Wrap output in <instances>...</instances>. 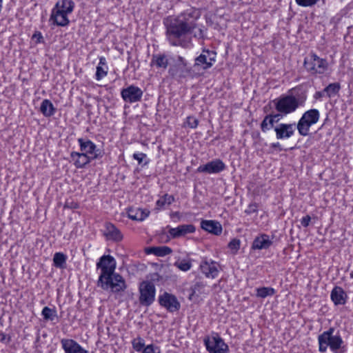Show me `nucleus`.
Instances as JSON below:
<instances>
[{
    "mask_svg": "<svg viewBox=\"0 0 353 353\" xmlns=\"http://www.w3.org/2000/svg\"><path fill=\"white\" fill-rule=\"evenodd\" d=\"M197 18V11L190 8L175 18L165 20L166 37L170 44L183 48L192 47V39L187 34L192 32L196 28V20Z\"/></svg>",
    "mask_w": 353,
    "mask_h": 353,
    "instance_id": "1",
    "label": "nucleus"
},
{
    "mask_svg": "<svg viewBox=\"0 0 353 353\" xmlns=\"http://www.w3.org/2000/svg\"><path fill=\"white\" fill-rule=\"evenodd\" d=\"M334 328L330 327L318 336L319 350L321 352H325L330 347L334 353H343V341L339 333L334 334Z\"/></svg>",
    "mask_w": 353,
    "mask_h": 353,
    "instance_id": "2",
    "label": "nucleus"
},
{
    "mask_svg": "<svg viewBox=\"0 0 353 353\" xmlns=\"http://www.w3.org/2000/svg\"><path fill=\"white\" fill-rule=\"evenodd\" d=\"M305 99V96L296 97L292 94H288L276 99L274 100V103L279 112L286 115L294 112L299 106H302Z\"/></svg>",
    "mask_w": 353,
    "mask_h": 353,
    "instance_id": "3",
    "label": "nucleus"
},
{
    "mask_svg": "<svg viewBox=\"0 0 353 353\" xmlns=\"http://www.w3.org/2000/svg\"><path fill=\"white\" fill-rule=\"evenodd\" d=\"M97 285L103 290L112 293H119L125 291L127 288L125 279L119 274L115 272L110 276L99 279Z\"/></svg>",
    "mask_w": 353,
    "mask_h": 353,
    "instance_id": "4",
    "label": "nucleus"
},
{
    "mask_svg": "<svg viewBox=\"0 0 353 353\" xmlns=\"http://www.w3.org/2000/svg\"><path fill=\"white\" fill-rule=\"evenodd\" d=\"M319 118L320 113L316 109H311L305 112L296 125L299 134L303 137L307 136L310 127L316 123Z\"/></svg>",
    "mask_w": 353,
    "mask_h": 353,
    "instance_id": "5",
    "label": "nucleus"
},
{
    "mask_svg": "<svg viewBox=\"0 0 353 353\" xmlns=\"http://www.w3.org/2000/svg\"><path fill=\"white\" fill-rule=\"evenodd\" d=\"M303 65L311 74H323L328 68L326 59L319 57L314 53H310L305 58Z\"/></svg>",
    "mask_w": 353,
    "mask_h": 353,
    "instance_id": "6",
    "label": "nucleus"
},
{
    "mask_svg": "<svg viewBox=\"0 0 353 353\" xmlns=\"http://www.w3.org/2000/svg\"><path fill=\"white\" fill-rule=\"evenodd\" d=\"M139 301L141 305L148 307L154 303L156 295L154 283L148 281H142L139 284Z\"/></svg>",
    "mask_w": 353,
    "mask_h": 353,
    "instance_id": "7",
    "label": "nucleus"
},
{
    "mask_svg": "<svg viewBox=\"0 0 353 353\" xmlns=\"http://www.w3.org/2000/svg\"><path fill=\"white\" fill-rule=\"evenodd\" d=\"M204 345L209 353H228V345L219 336L214 334L211 337L207 336L203 340Z\"/></svg>",
    "mask_w": 353,
    "mask_h": 353,
    "instance_id": "8",
    "label": "nucleus"
},
{
    "mask_svg": "<svg viewBox=\"0 0 353 353\" xmlns=\"http://www.w3.org/2000/svg\"><path fill=\"white\" fill-rule=\"evenodd\" d=\"M117 262L110 255H103L97 263V268L101 270L99 279L110 276L115 272Z\"/></svg>",
    "mask_w": 353,
    "mask_h": 353,
    "instance_id": "9",
    "label": "nucleus"
},
{
    "mask_svg": "<svg viewBox=\"0 0 353 353\" xmlns=\"http://www.w3.org/2000/svg\"><path fill=\"white\" fill-rule=\"evenodd\" d=\"M78 143L80 146L81 152L90 156L92 159H98L102 157L103 153L97 145L88 139H78Z\"/></svg>",
    "mask_w": 353,
    "mask_h": 353,
    "instance_id": "10",
    "label": "nucleus"
},
{
    "mask_svg": "<svg viewBox=\"0 0 353 353\" xmlns=\"http://www.w3.org/2000/svg\"><path fill=\"white\" fill-rule=\"evenodd\" d=\"M159 303L170 312H177L180 310L181 304L176 296L172 294L164 292L159 296Z\"/></svg>",
    "mask_w": 353,
    "mask_h": 353,
    "instance_id": "11",
    "label": "nucleus"
},
{
    "mask_svg": "<svg viewBox=\"0 0 353 353\" xmlns=\"http://www.w3.org/2000/svg\"><path fill=\"white\" fill-rule=\"evenodd\" d=\"M143 91L137 86L131 85L121 91L123 100L128 103H133L141 100Z\"/></svg>",
    "mask_w": 353,
    "mask_h": 353,
    "instance_id": "12",
    "label": "nucleus"
},
{
    "mask_svg": "<svg viewBox=\"0 0 353 353\" xmlns=\"http://www.w3.org/2000/svg\"><path fill=\"white\" fill-rule=\"evenodd\" d=\"M216 61V53L213 51L204 50L203 52L195 59L194 66H200L207 70L212 66Z\"/></svg>",
    "mask_w": 353,
    "mask_h": 353,
    "instance_id": "13",
    "label": "nucleus"
},
{
    "mask_svg": "<svg viewBox=\"0 0 353 353\" xmlns=\"http://www.w3.org/2000/svg\"><path fill=\"white\" fill-rule=\"evenodd\" d=\"M225 169V163L220 159H215L206 164L201 165L196 169V172L199 173L216 174L223 171Z\"/></svg>",
    "mask_w": 353,
    "mask_h": 353,
    "instance_id": "14",
    "label": "nucleus"
},
{
    "mask_svg": "<svg viewBox=\"0 0 353 353\" xmlns=\"http://www.w3.org/2000/svg\"><path fill=\"white\" fill-rule=\"evenodd\" d=\"M277 139H288L292 137L296 130L295 123H279L274 127Z\"/></svg>",
    "mask_w": 353,
    "mask_h": 353,
    "instance_id": "15",
    "label": "nucleus"
},
{
    "mask_svg": "<svg viewBox=\"0 0 353 353\" xmlns=\"http://www.w3.org/2000/svg\"><path fill=\"white\" fill-rule=\"evenodd\" d=\"M199 268L201 272L207 278L214 279L218 276L219 272L218 263L212 260H204L201 261Z\"/></svg>",
    "mask_w": 353,
    "mask_h": 353,
    "instance_id": "16",
    "label": "nucleus"
},
{
    "mask_svg": "<svg viewBox=\"0 0 353 353\" xmlns=\"http://www.w3.org/2000/svg\"><path fill=\"white\" fill-rule=\"evenodd\" d=\"M68 16V14H65L61 10L54 7L51 12L50 21H52L54 25L57 26L65 27L70 23Z\"/></svg>",
    "mask_w": 353,
    "mask_h": 353,
    "instance_id": "17",
    "label": "nucleus"
},
{
    "mask_svg": "<svg viewBox=\"0 0 353 353\" xmlns=\"http://www.w3.org/2000/svg\"><path fill=\"white\" fill-rule=\"evenodd\" d=\"M61 343L65 353H90L73 339H63Z\"/></svg>",
    "mask_w": 353,
    "mask_h": 353,
    "instance_id": "18",
    "label": "nucleus"
},
{
    "mask_svg": "<svg viewBox=\"0 0 353 353\" xmlns=\"http://www.w3.org/2000/svg\"><path fill=\"white\" fill-rule=\"evenodd\" d=\"M70 158L73 162L74 165L78 169L85 168L86 165L89 164L92 161L94 160L90 158V156L79 152H72L70 153Z\"/></svg>",
    "mask_w": 353,
    "mask_h": 353,
    "instance_id": "19",
    "label": "nucleus"
},
{
    "mask_svg": "<svg viewBox=\"0 0 353 353\" xmlns=\"http://www.w3.org/2000/svg\"><path fill=\"white\" fill-rule=\"evenodd\" d=\"M195 227L192 224L181 225L176 228H170L169 234L173 238H179L188 234H192L195 232Z\"/></svg>",
    "mask_w": 353,
    "mask_h": 353,
    "instance_id": "20",
    "label": "nucleus"
},
{
    "mask_svg": "<svg viewBox=\"0 0 353 353\" xmlns=\"http://www.w3.org/2000/svg\"><path fill=\"white\" fill-rule=\"evenodd\" d=\"M272 244L268 234H262L256 236L253 241L252 248L254 250H263L269 248Z\"/></svg>",
    "mask_w": 353,
    "mask_h": 353,
    "instance_id": "21",
    "label": "nucleus"
},
{
    "mask_svg": "<svg viewBox=\"0 0 353 353\" xmlns=\"http://www.w3.org/2000/svg\"><path fill=\"white\" fill-rule=\"evenodd\" d=\"M201 228L215 235H219L222 232L221 225L216 221L203 220L201 222Z\"/></svg>",
    "mask_w": 353,
    "mask_h": 353,
    "instance_id": "22",
    "label": "nucleus"
},
{
    "mask_svg": "<svg viewBox=\"0 0 353 353\" xmlns=\"http://www.w3.org/2000/svg\"><path fill=\"white\" fill-rule=\"evenodd\" d=\"M192 293L190 295V299L192 296H207L210 293V288L207 286L206 283L202 281L196 282L191 288Z\"/></svg>",
    "mask_w": 353,
    "mask_h": 353,
    "instance_id": "23",
    "label": "nucleus"
},
{
    "mask_svg": "<svg viewBox=\"0 0 353 353\" xmlns=\"http://www.w3.org/2000/svg\"><path fill=\"white\" fill-rule=\"evenodd\" d=\"M104 234L110 240L120 241L123 239V235L120 230L110 223L105 224Z\"/></svg>",
    "mask_w": 353,
    "mask_h": 353,
    "instance_id": "24",
    "label": "nucleus"
},
{
    "mask_svg": "<svg viewBox=\"0 0 353 353\" xmlns=\"http://www.w3.org/2000/svg\"><path fill=\"white\" fill-rule=\"evenodd\" d=\"M331 299L335 305H344L346 302L347 294L341 287H335L331 292Z\"/></svg>",
    "mask_w": 353,
    "mask_h": 353,
    "instance_id": "25",
    "label": "nucleus"
},
{
    "mask_svg": "<svg viewBox=\"0 0 353 353\" xmlns=\"http://www.w3.org/2000/svg\"><path fill=\"white\" fill-rule=\"evenodd\" d=\"M108 67L107 65L106 59L104 57L99 58V62L96 68L95 79L97 81L101 80L107 76Z\"/></svg>",
    "mask_w": 353,
    "mask_h": 353,
    "instance_id": "26",
    "label": "nucleus"
},
{
    "mask_svg": "<svg viewBox=\"0 0 353 353\" xmlns=\"http://www.w3.org/2000/svg\"><path fill=\"white\" fill-rule=\"evenodd\" d=\"M149 213V211L141 208H131L128 212V216L132 220L141 221L148 216Z\"/></svg>",
    "mask_w": 353,
    "mask_h": 353,
    "instance_id": "27",
    "label": "nucleus"
},
{
    "mask_svg": "<svg viewBox=\"0 0 353 353\" xmlns=\"http://www.w3.org/2000/svg\"><path fill=\"white\" fill-rule=\"evenodd\" d=\"M151 65H155L158 68L166 69L168 65V59L165 54H154L151 61Z\"/></svg>",
    "mask_w": 353,
    "mask_h": 353,
    "instance_id": "28",
    "label": "nucleus"
},
{
    "mask_svg": "<svg viewBox=\"0 0 353 353\" xmlns=\"http://www.w3.org/2000/svg\"><path fill=\"white\" fill-rule=\"evenodd\" d=\"M54 7L63 11L65 14H69L74 10V3L72 0H59L56 3Z\"/></svg>",
    "mask_w": 353,
    "mask_h": 353,
    "instance_id": "29",
    "label": "nucleus"
},
{
    "mask_svg": "<svg viewBox=\"0 0 353 353\" xmlns=\"http://www.w3.org/2000/svg\"><path fill=\"white\" fill-rule=\"evenodd\" d=\"M40 111L45 117H50L55 114L56 108L50 100L44 99L41 102Z\"/></svg>",
    "mask_w": 353,
    "mask_h": 353,
    "instance_id": "30",
    "label": "nucleus"
},
{
    "mask_svg": "<svg viewBox=\"0 0 353 353\" xmlns=\"http://www.w3.org/2000/svg\"><path fill=\"white\" fill-rule=\"evenodd\" d=\"M172 252V249L168 246L150 247L146 250L148 254H153L157 256H165Z\"/></svg>",
    "mask_w": 353,
    "mask_h": 353,
    "instance_id": "31",
    "label": "nucleus"
},
{
    "mask_svg": "<svg viewBox=\"0 0 353 353\" xmlns=\"http://www.w3.org/2000/svg\"><path fill=\"white\" fill-rule=\"evenodd\" d=\"M67 256L62 252H56L53 256L54 265L58 268H63L65 266Z\"/></svg>",
    "mask_w": 353,
    "mask_h": 353,
    "instance_id": "32",
    "label": "nucleus"
},
{
    "mask_svg": "<svg viewBox=\"0 0 353 353\" xmlns=\"http://www.w3.org/2000/svg\"><path fill=\"white\" fill-rule=\"evenodd\" d=\"M276 122L274 118L271 115H267L263 119L261 124V130L263 132L270 130L274 126V123Z\"/></svg>",
    "mask_w": 353,
    "mask_h": 353,
    "instance_id": "33",
    "label": "nucleus"
},
{
    "mask_svg": "<svg viewBox=\"0 0 353 353\" xmlns=\"http://www.w3.org/2000/svg\"><path fill=\"white\" fill-rule=\"evenodd\" d=\"M41 314L43 319L46 321H53L57 316L56 310L50 308L47 306L43 308Z\"/></svg>",
    "mask_w": 353,
    "mask_h": 353,
    "instance_id": "34",
    "label": "nucleus"
},
{
    "mask_svg": "<svg viewBox=\"0 0 353 353\" xmlns=\"http://www.w3.org/2000/svg\"><path fill=\"white\" fill-rule=\"evenodd\" d=\"M275 293V290L272 288L263 287L256 289V296L260 298H265L272 296Z\"/></svg>",
    "mask_w": 353,
    "mask_h": 353,
    "instance_id": "35",
    "label": "nucleus"
},
{
    "mask_svg": "<svg viewBox=\"0 0 353 353\" xmlns=\"http://www.w3.org/2000/svg\"><path fill=\"white\" fill-rule=\"evenodd\" d=\"M174 201V197L172 195L165 194L161 197L156 203L159 208H162L165 204L170 205Z\"/></svg>",
    "mask_w": 353,
    "mask_h": 353,
    "instance_id": "36",
    "label": "nucleus"
},
{
    "mask_svg": "<svg viewBox=\"0 0 353 353\" xmlns=\"http://www.w3.org/2000/svg\"><path fill=\"white\" fill-rule=\"evenodd\" d=\"M174 265L180 270L183 272H187L192 268L191 261L187 259L177 261Z\"/></svg>",
    "mask_w": 353,
    "mask_h": 353,
    "instance_id": "37",
    "label": "nucleus"
},
{
    "mask_svg": "<svg viewBox=\"0 0 353 353\" xmlns=\"http://www.w3.org/2000/svg\"><path fill=\"white\" fill-rule=\"evenodd\" d=\"M340 88V84L339 83H330L324 89V92L327 93L329 97H330L336 94L339 92Z\"/></svg>",
    "mask_w": 353,
    "mask_h": 353,
    "instance_id": "38",
    "label": "nucleus"
},
{
    "mask_svg": "<svg viewBox=\"0 0 353 353\" xmlns=\"http://www.w3.org/2000/svg\"><path fill=\"white\" fill-rule=\"evenodd\" d=\"M132 345L136 352H143V350L145 347L144 339L138 336L132 341Z\"/></svg>",
    "mask_w": 353,
    "mask_h": 353,
    "instance_id": "39",
    "label": "nucleus"
},
{
    "mask_svg": "<svg viewBox=\"0 0 353 353\" xmlns=\"http://www.w3.org/2000/svg\"><path fill=\"white\" fill-rule=\"evenodd\" d=\"M199 121L196 118L193 116H189L187 117L185 122L184 123L185 127H189L194 129L198 126Z\"/></svg>",
    "mask_w": 353,
    "mask_h": 353,
    "instance_id": "40",
    "label": "nucleus"
},
{
    "mask_svg": "<svg viewBox=\"0 0 353 353\" xmlns=\"http://www.w3.org/2000/svg\"><path fill=\"white\" fill-rule=\"evenodd\" d=\"M325 0H323L324 1ZM296 3L302 7H312L316 4L319 0H295Z\"/></svg>",
    "mask_w": 353,
    "mask_h": 353,
    "instance_id": "41",
    "label": "nucleus"
},
{
    "mask_svg": "<svg viewBox=\"0 0 353 353\" xmlns=\"http://www.w3.org/2000/svg\"><path fill=\"white\" fill-rule=\"evenodd\" d=\"M142 353H161L160 348L153 344L146 345Z\"/></svg>",
    "mask_w": 353,
    "mask_h": 353,
    "instance_id": "42",
    "label": "nucleus"
},
{
    "mask_svg": "<svg viewBox=\"0 0 353 353\" xmlns=\"http://www.w3.org/2000/svg\"><path fill=\"white\" fill-rule=\"evenodd\" d=\"M258 211V205L256 203H250L247 209L245 210V213L248 215H250L253 213H256Z\"/></svg>",
    "mask_w": 353,
    "mask_h": 353,
    "instance_id": "43",
    "label": "nucleus"
},
{
    "mask_svg": "<svg viewBox=\"0 0 353 353\" xmlns=\"http://www.w3.org/2000/svg\"><path fill=\"white\" fill-rule=\"evenodd\" d=\"M230 249L232 250H238L240 248V241L236 239H232L228 244Z\"/></svg>",
    "mask_w": 353,
    "mask_h": 353,
    "instance_id": "44",
    "label": "nucleus"
},
{
    "mask_svg": "<svg viewBox=\"0 0 353 353\" xmlns=\"http://www.w3.org/2000/svg\"><path fill=\"white\" fill-rule=\"evenodd\" d=\"M194 37L197 39H204L205 38V30L199 28L197 31L194 32Z\"/></svg>",
    "mask_w": 353,
    "mask_h": 353,
    "instance_id": "45",
    "label": "nucleus"
},
{
    "mask_svg": "<svg viewBox=\"0 0 353 353\" xmlns=\"http://www.w3.org/2000/svg\"><path fill=\"white\" fill-rule=\"evenodd\" d=\"M32 39L35 43H39L43 42V36L41 32H36L32 37Z\"/></svg>",
    "mask_w": 353,
    "mask_h": 353,
    "instance_id": "46",
    "label": "nucleus"
},
{
    "mask_svg": "<svg viewBox=\"0 0 353 353\" xmlns=\"http://www.w3.org/2000/svg\"><path fill=\"white\" fill-rule=\"evenodd\" d=\"M10 340V337L5 334L3 332L0 331V342L4 344L8 343Z\"/></svg>",
    "mask_w": 353,
    "mask_h": 353,
    "instance_id": "47",
    "label": "nucleus"
},
{
    "mask_svg": "<svg viewBox=\"0 0 353 353\" xmlns=\"http://www.w3.org/2000/svg\"><path fill=\"white\" fill-rule=\"evenodd\" d=\"M146 157L144 153H134L133 154V158L138 161L140 164L143 162V159Z\"/></svg>",
    "mask_w": 353,
    "mask_h": 353,
    "instance_id": "48",
    "label": "nucleus"
},
{
    "mask_svg": "<svg viewBox=\"0 0 353 353\" xmlns=\"http://www.w3.org/2000/svg\"><path fill=\"white\" fill-rule=\"evenodd\" d=\"M310 221L311 217L309 215H306L301 219V223L302 226L307 228L310 225Z\"/></svg>",
    "mask_w": 353,
    "mask_h": 353,
    "instance_id": "49",
    "label": "nucleus"
},
{
    "mask_svg": "<svg viewBox=\"0 0 353 353\" xmlns=\"http://www.w3.org/2000/svg\"><path fill=\"white\" fill-rule=\"evenodd\" d=\"M270 148H272V149L276 150H278L279 152L283 150V148H281V144L279 142L272 143L270 145Z\"/></svg>",
    "mask_w": 353,
    "mask_h": 353,
    "instance_id": "50",
    "label": "nucleus"
},
{
    "mask_svg": "<svg viewBox=\"0 0 353 353\" xmlns=\"http://www.w3.org/2000/svg\"><path fill=\"white\" fill-rule=\"evenodd\" d=\"M170 216L172 219H177L178 220L180 219L181 216H180V213L179 212H172L170 214Z\"/></svg>",
    "mask_w": 353,
    "mask_h": 353,
    "instance_id": "51",
    "label": "nucleus"
},
{
    "mask_svg": "<svg viewBox=\"0 0 353 353\" xmlns=\"http://www.w3.org/2000/svg\"><path fill=\"white\" fill-rule=\"evenodd\" d=\"M271 117H272L274 118V120L276 121V122H277L279 120V114H270Z\"/></svg>",
    "mask_w": 353,
    "mask_h": 353,
    "instance_id": "52",
    "label": "nucleus"
},
{
    "mask_svg": "<svg viewBox=\"0 0 353 353\" xmlns=\"http://www.w3.org/2000/svg\"><path fill=\"white\" fill-rule=\"evenodd\" d=\"M179 60L181 62H182L183 64H185V63H183V61H184V60H183V57H179Z\"/></svg>",
    "mask_w": 353,
    "mask_h": 353,
    "instance_id": "53",
    "label": "nucleus"
},
{
    "mask_svg": "<svg viewBox=\"0 0 353 353\" xmlns=\"http://www.w3.org/2000/svg\"><path fill=\"white\" fill-rule=\"evenodd\" d=\"M350 276L351 279H353V271H352L350 274Z\"/></svg>",
    "mask_w": 353,
    "mask_h": 353,
    "instance_id": "54",
    "label": "nucleus"
},
{
    "mask_svg": "<svg viewBox=\"0 0 353 353\" xmlns=\"http://www.w3.org/2000/svg\"><path fill=\"white\" fill-rule=\"evenodd\" d=\"M316 94H317V97H319V92H317Z\"/></svg>",
    "mask_w": 353,
    "mask_h": 353,
    "instance_id": "55",
    "label": "nucleus"
},
{
    "mask_svg": "<svg viewBox=\"0 0 353 353\" xmlns=\"http://www.w3.org/2000/svg\"><path fill=\"white\" fill-rule=\"evenodd\" d=\"M316 94H317V97H319V92H317Z\"/></svg>",
    "mask_w": 353,
    "mask_h": 353,
    "instance_id": "56",
    "label": "nucleus"
},
{
    "mask_svg": "<svg viewBox=\"0 0 353 353\" xmlns=\"http://www.w3.org/2000/svg\"><path fill=\"white\" fill-rule=\"evenodd\" d=\"M213 287H214V288H216V284H214V285H213Z\"/></svg>",
    "mask_w": 353,
    "mask_h": 353,
    "instance_id": "57",
    "label": "nucleus"
}]
</instances>
